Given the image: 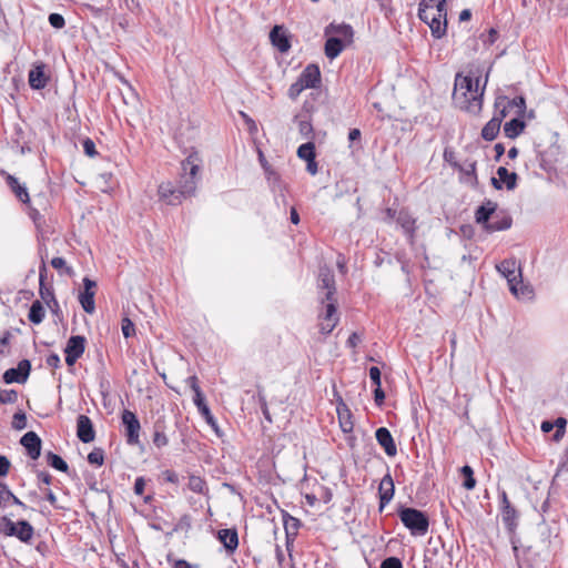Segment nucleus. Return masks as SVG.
I'll return each mask as SVG.
<instances>
[{
  "label": "nucleus",
  "mask_w": 568,
  "mask_h": 568,
  "mask_svg": "<svg viewBox=\"0 0 568 568\" xmlns=\"http://www.w3.org/2000/svg\"><path fill=\"white\" fill-rule=\"evenodd\" d=\"M485 84L480 88L479 78L458 73L455 78L453 100L457 108L470 114H479L483 108Z\"/></svg>",
  "instance_id": "nucleus-1"
},
{
  "label": "nucleus",
  "mask_w": 568,
  "mask_h": 568,
  "mask_svg": "<svg viewBox=\"0 0 568 568\" xmlns=\"http://www.w3.org/2000/svg\"><path fill=\"white\" fill-rule=\"evenodd\" d=\"M498 273L504 276L509 286V291L517 298L530 300L534 296V290L530 285L523 283L521 267L515 258H507L496 265Z\"/></svg>",
  "instance_id": "nucleus-2"
},
{
  "label": "nucleus",
  "mask_w": 568,
  "mask_h": 568,
  "mask_svg": "<svg viewBox=\"0 0 568 568\" xmlns=\"http://www.w3.org/2000/svg\"><path fill=\"white\" fill-rule=\"evenodd\" d=\"M201 159L197 152H191L181 163V174L179 179L180 193L185 197L194 195L197 186V174L200 171Z\"/></svg>",
  "instance_id": "nucleus-3"
},
{
  "label": "nucleus",
  "mask_w": 568,
  "mask_h": 568,
  "mask_svg": "<svg viewBox=\"0 0 568 568\" xmlns=\"http://www.w3.org/2000/svg\"><path fill=\"white\" fill-rule=\"evenodd\" d=\"M403 525L413 535L424 536L428 531L429 519L425 513L416 508L404 507L398 511Z\"/></svg>",
  "instance_id": "nucleus-4"
},
{
  "label": "nucleus",
  "mask_w": 568,
  "mask_h": 568,
  "mask_svg": "<svg viewBox=\"0 0 568 568\" xmlns=\"http://www.w3.org/2000/svg\"><path fill=\"white\" fill-rule=\"evenodd\" d=\"M321 303L323 304V311L320 314V329L322 334L327 335L334 329L339 321L336 308V298L332 297L329 300H325L324 297H321Z\"/></svg>",
  "instance_id": "nucleus-5"
},
{
  "label": "nucleus",
  "mask_w": 568,
  "mask_h": 568,
  "mask_svg": "<svg viewBox=\"0 0 568 568\" xmlns=\"http://www.w3.org/2000/svg\"><path fill=\"white\" fill-rule=\"evenodd\" d=\"M446 0H422L418 8L419 19L427 23L438 18H446Z\"/></svg>",
  "instance_id": "nucleus-6"
},
{
  "label": "nucleus",
  "mask_w": 568,
  "mask_h": 568,
  "mask_svg": "<svg viewBox=\"0 0 568 568\" xmlns=\"http://www.w3.org/2000/svg\"><path fill=\"white\" fill-rule=\"evenodd\" d=\"M121 419L125 428L126 443L129 445H138L140 443L141 424L136 415L129 409H124Z\"/></svg>",
  "instance_id": "nucleus-7"
},
{
  "label": "nucleus",
  "mask_w": 568,
  "mask_h": 568,
  "mask_svg": "<svg viewBox=\"0 0 568 568\" xmlns=\"http://www.w3.org/2000/svg\"><path fill=\"white\" fill-rule=\"evenodd\" d=\"M317 287H318L321 297H324L325 300L335 297V294H336L335 277H334L333 271L329 267L323 266L320 268Z\"/></svg>",
  "instance_id": "nucleus-8"
},
{
  "label": "nucleus",
  "mask_w": 568,
  "mask_h": 568,
  "mask_svg": "<svg viewBox=\"0 0 568 568\" xmlns=\"http://www.w3.org/2000/svg\"><path fill=\"white\" fill-rule=\"evenodd\" d=\"M83 291L79 294V303L81 304L83 311L88 314H93L95 312V288H97V282L84 277L83 281Z\"/></svg>",
  "instance_id": "nucleus-9"
},
{
  "label": "nucleus",
  "mask_w": 568,
  "mask_h": 568,
  "mask_svg": "<svg viewBox=\"0 0 568 568\" xmlns=\"http://www.w3.org/2000/svg\"><path fill=\"white\" fill-rule=\"evenodd\" d=\"M85 349V338L81 335L71 336L64 348L65 363L68 366H73L75 362L83 355Z\"/></svg>",
  "instance_id": "nucleus-10"
},
{
  "label": "nucleus",
  "mask_w": 568,
  "mask_h": 568,
  "mask_svg": "<svg viewBox=\"0 0 568 568\" xmlns=\"http://www.w3.org/2000/svg\"><path fill=\"white\" fill-rule=\"evenodd\" d=\"M31 364L28 359H22L19 362L17 367L9 368L4 372L2 378L4 383H24L30 374Z\"/></svg>",
  "instance_id": "nucleus-11"
},
{
  "label": "nucleus",
  "mask_w": 568,
  "mask_h": 568,
  "mask_svg": "<svg viewBox=\"0 0 568 568\" xmlns=\"http://www.w3.org/2000/svg\"><path fill=\"white\" fill-rule=\"evenodd\" d=\"M158 193L160 200L169 205H178L186 199L183 193H180V187H175L171 182L161 183Z\"/></svg>",
  "instance_id": "nucleus-12"
},
{
  "label": "nucleus",
  "mask_w": 568,
  "mask_h": 568,
  "mask_svg": "<svg viewBox=\"0 0 568 568\" xmlns=\"http://www.w3.org/2000/svg\"><path fill=\"white\" fill-rule=\"evenodd\" d=\"M517 174L509 172L506 168L499 166L497 169V178L491 179V184L496 190H501L505 184L507 190H514L517 185Z\"/></svg>",
  "instance_id": "nucleus-13"
},
{
  "label": "nucleus",
  "mask_w": 568,
  "mask_h": 568,
  "mask_svg": "<svg viewBox=\"0 0 568 568\" xmlns=\"http://www.w3.org/2000/svg\"><path fill=\"white\" fill-rule=\"evenodd\" d=\"M306 89H316L321 84V71L316 64H307L297 78Z\"/></svg>",
  "instance_id": "nucleus-14"
},
{
  "label": "nucleus",
  "mask_w": 568,
  "mask_h": 568,
  "mask_svg": "<svg viewBox=\"0 0 568 568\" xmlns=\"http://www.w3.org/2000/svg\"><path fill=\"white\" fill-rule=\"evenodd\" d=\"M270 40L281 53H286L291 49L290 37L283 26H275L271 30Z\"/></svg>",
  "instance_id": "nucleus-15"
},
{
  "label": "nucleus",
  "mask_w": 568,
  "mask_h": 568,
  "mask_svg": "<svg viewBox=\"0 0 568 568\" xmlns=\"http://www.w3.org/2000/svg\"><path fill=\"white\" fill-rule=\"evenodd\" d=\"M379 493V511L382 513L383 509L386 507V505L389 504V501L394 497L395 487L393 478L389 474L385 475L383 479L379 483L378 487Z\"/></svg>",
  "instance_id": "nucleus-16"
},
{
  "label": "nucleus",
  "mask_w": 568,
  "mask_h": 568,
  "mask_svg": "<svg viewBox=\"0 0 568 568\" xmlns=\"http://www.w3.org/2000/svg\"><path fill=\"white\" fill-rule=\"evenodd\" d=\"M77 435L83 443H91L94 440L95 432L91 419L85 415H79L77 419Z\"/></svg>",
  "instance_id": "nucleus-17"
},
{
  "label": "nucleus",
  "mask_w": 568,
  "mask_h": 568,
  "mask_svg": "<svg viewBox=\"0 0 568 568\" xmlns=\"http://www.w3.org/2000/svg\"><path fill=\"white\" fill-rule=\"evenodd\" d=\"M21 445L27 449L31 459H38L41 454V439L34 432L26 433L21 440Z\"/></svg>",
  "instance_id": "nucleus-18"
},
{
  "label": "nucleus",
  "mask_w": 568,
  "mask_h": 568,
  "mask_svg": "<svg viewBox=\"0 0 568 568\" xmlns=\"http://www.w3.org/2000/svg\"><path fill=\"white\" fill-rule=\"evenodd\" d=\"M325 36L342 38L343 42H345L346 44H351L353 42L354 31L349 24L331 23L325 28Z\"/></svg>",
  "instance_id": "nucleus-19"
},
{
  "label": "nucleus",
  "mask_w": 568,
  "mask_h": 568,
  "mask_svg": "<svg viewBox=\"0 0 568 568\" xmlns=\"http://www.w3.org/2000/svg\"><path fill=\"white\" fill-rule=\"evenodd\" d=\"M375 437L377 443L384 448L387 456L393 457L397 454V448L390 432L386 427H379Z\"/></svg>",
  "instance_id": "nucleus-20"
},
{
  "label": "nucleus",
  "mask_w": 568,
  "mask_h": 568,
  "mask_svg": "<svg viewBox=\"0 0 568 568\" xmlns=\"http://www.w3.org/2000/svg\"><path fill=\"white\" fill-rule=\"evenodd\" d=\"M497 209V204L493 201H486L481 204L475 212V220L478 224L483 225L486 231V226L489 223L490 219L495 214Z\"/></svg>",
  "instance_id": "nucleus-21"
},
{
  "label": "nucleus",
  "mask_w": 568,
  "mask_h": 568,
  "mask_svg": "<svg viewBox=\"0 0 568 568\" xmlns=\"http://www.w3.org/2000/svg\"><path fill=\"white\" fill-rule=\"evenodd\" d=\"M29 85L34 90H41L47 85L48 79L44 74V64L34 65L28 75Z\"/></svg>",
  "instance_id": "nucleus-22"
},
{
  "label": "nucleus",
  "mask_w": 568,
  "mask_h": 568,
  "mask_svg": "<svg viewBox=\"0 0 568 568\" xmlns=\"http://www.w3.org/2000/svg\"><path fill=\"white\" fill-rule=\"evenodd\" d=\"M219 540L229 552H234L239 546V536L236 529H221L217 532Z\"/></svg>",
  "instance_id": "nucleus-23"
},
{
  "label": "nucleus",
  "mask_w": 568,
  "mask_h": 568,
  "mask_svg": "<svg viewBox=\"0 0 568 568\" xmlns=\"http://www.w3.org/2000/svg\"><path fill=\"white\" fill-rule=\"evenodd\" d=\"M327 37L328 38L326 39L325 47H324L325 55L329 60H334L335 58H337L341 54V52L344 50V48L347 44L345 42H343L342 38L331 37V36H327Z\"/></svg>",
  "instance_id": "nucleus-24"
},
{
  "label": "nucleus",
  "mask_w": 568,
  "mask_h": 568,
  "mask_svg": "<svg viewBox=\"0 0 568 568\" xmlns=\"http://www.w3.org/2000/svg\"><path fill=\"white\" fill-rule=\"evenodd\" d=\"M511 217L508 215L499 216L497 214H494L486 226V232L493 233L497 231L508 230L511 226Z\"/></svg>",
  "instance_id": "nucleus-25"
},
{
  "label": "nucleus",
  "mask_w": 568,
  "mask_h": 568,
  "mask_svg": "<svg viewBox=\"0 0 568 568\" xmlns=\"http://www.w3.org/2000/svg\"><path fill=\"white\" fill-rule=\"evenodd\" d=\"M503 102H506V106L514 110L517 116H523L526 112V101L523 97H516L511 100L506 97L497 98V105H503Z\"/></svg>",
  "instance_id": "nucleus-26"
},
{
  "label": "nucleus",
  "mask_w": 568,
  "mask_h": 568,
  "mask_svg": "<svg viewBox=\"0 0 568 568\" xmlns=\"http://www.w3.org/2000/svg\"><path fill=\"white\" fill-rule=\"evenodd\" d=\"M34 535V529L31 524L27 520H19L16 527V534L13 537H17L22 542H30Z\"/></svg>",
  "instance_id": "nucleus-27"
},
{
  "label": "nucleus",
  "mask_w": 568,
  "mask_h": 568,
  "mask_svg": "<svg viewBox=\"0 0 568 568\" xmlns=\"http://www.w3.org/2000/svg\"><path fill=\"white\" fill-rule=\"evenodd\" d=\"M526 124L521 120V116L514 118L504 125V133L509 139H516L524 131Z\"/></svg>",
  "instance_id": "nucleus-28"
},
{
  "label": "nucleus",
  "mask_w": 568,
  "mask_h": 568,
  "mask_svg": "<svg viewBox=\"0 0 568 568\" xmlns=\"http://www.w3.org/2000/svg\"><path fill=\"white\" fill-rule=\"evenodd\" d=\"M397 223L400 225V227L404 230V232L409 236L412 240L415 232V219L408 213L407 211H400L397 216Z\"/></svg>",
  "instance_id": "nucleus-29"
},
{
  "label": "nucleus",
  "mask_w": 568,
  "mask_h": 568,
  "mask_svg": "<svg viewBox=\"0 0 568 568\" xmlns=\"http://www.w3.org/2000/svg\"><path fill=\"white\" fill-rule=\"evenodd\" d=\"M494 116L485 124L481 130V138L486 141H493L496 139L500 131L501 123Z\"/></svg>",
  "instance_id": "nucleus-30"
},
{
  "label": "nucleus",
  "mask_w": 568,
  "mask_h": 568,
  "mask_svg": "<svg viewBox=\"0 0 568 568\" xmlns=\"http://www.w3.org/2000/svg\"><path fill=\"white\" fill-rule=\"evenodd\" d=\"M7 183L21 202H29V194L26 186L21 185L14 176L8 175Z\"/></svg>",
  "instance_id": "nucleus-31"
},
{
  "label": "nucleus",
  "mask_w": 568,
  "mask_h": 568,
  "mask_svg": "<svg viewBox=\"0 0 568 568\" xmlns=\"http://www.w3.org/2000/svg\"><path fill=\"white\" fill-rule=\"evenodd\" d=\"M152 442L158 448H162L169 444V438L165 434V426L163 423H155Z\"/></svg>",
  "instance_id": "nucleus-32"
},
{
  "label": "nucleus",
  "mask_w": 568,
  "mask_h": 568,
  "mask_svg": "<svg viewBox=\"0 0 568 568\" xmlns=\"http://www.w3.org/2000/svg\"><path fill=\"white\" fill-rule=\"evenodd\" d=\"M45 315V310L40 301H34L29 310L28 318L33 324H40Z\"/></svg>",
  "instance_id": "nucleus-33"
},
{
  "label": "nucleus",
  "mask_w": 568,
  "mask_h": 568,
  "mask_svg": "<svg viewBox=\"0 0 568 568\" xmlns=\"http://www.w3.org/2000/svg\"><path fill=\"white\" fill-rule=\"evenodd\" d=\"M501 516L504 524L508 527L509 530H513L517 525V511L511 505H506L501 507Z\"/></svg>",
  "instance_id": "nucleus-34"
},
{
  "label": "nucleus",
  "mask_w": 568,
  "mask_h": 568,
  "mask_svg": "<svg viewBox=\"0 0 568 568\" xmlns=\"http://www.w3.org/2000/svg\"><path fill=\"white\" fill-rule=\"evenodd\" d=\"M426 24L429 27L433 37L440 39L442 37H444L446 34V29H447L446 18L444 19V18L437 17V19H435L434 21H429Z\"/></svg>",
  "instance_id": "nucleus-35"
},
{
  "label": "nucleus",
  "mask_w": 568,
  "mask_h": 568,
  "mask_svg": "<svg viewBox=\"0 0 568 568\" xmlns=\"http://www.w3.org/2000/svg\"><path fill=\"white\" fill-rule=\"evenodd\" d=\"M187 487L190 490H192L193 493H196V494H206L207 493V486H206V483L205 480L200 477V476H195V475H191L189 477V484H187Z\"/></svg>",
  "instance_id": "nucleus-36"
},
{
  "label": "nucleus",
  "mask_w": 568,
  "mask_h": 568,
  "mask_svg": "<svg viewBox=\"0 0 568 568\" xmlns=\"http://www.w3.org/2000/svg\"><path fill=\"white\" fill-rule=\"evenodd\" d=\"M266 178L272 191L280 192L281 194H283L285 186L281 180V176L275 171L267 169Z\"/></svg>",
  "instance_id": "nucleus-37"
},
{
  "label": "nucleus",
  "mask_w": 568,
  "mask_h": 568,
  "mask_svg": "<svg viewBox=\"0 0 568 568\" xmlns=\"http://www.w3.org/2000/svg\"><path fill=\"white\" fill-rule=\"evenodd\" d=\"M47 462L52 468L63 473L69 468L68 464L59 455L51 452L47 454Z\"/></svg>",
  "instance_id": "nucleus-38"
},
{
  "label": "nucleus",
  "mask_w": 568,
  "mask_h": 568,
  "mask_svg": "<svg viewBox=\"0 0 568 568\" xmlns=\"http://www.w3.org/2000/svg\"><path fill=\"white\" fill-rule=\"evenodd\" d=\"M297 155L302 160H314L315 159V145L313 142H306L298 146Z\"/></svg>",
  "instance_id": "nucleus-39"
},
{
  "label": "nucleus",
  "mask_w": 568,
  "mask_h": 568,
  "mask_svg": "<svg viewBox=\"0 0 568 568\" xmlns=\"http://www.w3.org/2000/svg\"><path fill=\"white\" fill-rule=\"evenodd\" d=\"M462 474L465 476L464 487L468 490H471L476 486V480L474 478L473 468L468 465L462 467Z\"/></svg>",
  "instance_id": "nucleus-40"
},
{
  "label": "nucleus",
  "mask_w": 568,
  "mask_h": 568,
  "mask_svg": "<svg viewBox=\"0 0 568 568\" xmlns=\"http://www.w3.org/2000/svg\"><path fill=\"white\" fill-rule=\"evenodd\" d=\"M16 527H17V523H13L11 519H9L7 517L1 518V523H0V532L1 534L9 536V537H13V534H16Z\"/></svg>",
  "instance_id": "nucleus-41"
},
{
  "label": "nucleus",
  "mask_w": 568,
  "mask_h": 568,
  "mask_svg": "<svg viewBox=\"0 0 568 568\" xmlns=\"http://www.w3.org/2000/svg\"><path fill=\"white\" fill-rule=\"evenodd\" d=\"M12 428L22 430L27 427V416L22 410L17 412L12 417Z\"/></svg>",
  "instance_id": "nucleus-42"
},
{
  "label": "nucleus",
  "mask_w": 568,
  "mask_h": 568,
  "mask_svg": "<svg viewBox=\"0 0 568 568\" xmlns=\"http://www.w3.org/2000/svg\"><path fill=\"white\" fill-rule=\"evenodd\" d=\"M88 462L92 465L102 466L104 462V452L101 448H94L88 455Z\"/></svg>",
  "instance_id": "nucleus-43"
},
{
  "label": "nucleus",
  "mask_w": 568,
  "mask_h": 568,
  "mask_svg": "<svg viewBox=\"0 0 568 568\" xmlns=\"http://www.w3.org/2000/svg\"><path fill=\"white\" fill-rule=\"evenodd\" d=\"M555 427H556V432L554 434V439L556 442L560 440L564 435H565V429H566V425H567V419L564 418V417H558L555 423H554Z\"/></svg>",
  "instance_id": "nucleus-44"
},
{
  "label": "nucleus",
  "mask_w": 568,
  "mask_h": 568,
  "mask_svg": "<svg viewBox=\"0 0 568 568\" xmlns=\"http://www.w3.org/2000/svg\"><path fill=\"white\" fill-rule=\"evenodd\" d=\"M306 90V88L303 85V83L297 79L294 83L291 84L287 91V95L292 100H296L300 94Z\"/></svg>",
  "instance_id": "nucleus-45"
},
{
  "label": "nucleus",
  "mask_w": 568,
  "mask_h": 568,
  "mask_svg": "<svg viewBox=\"0 0 568 568\" xmlns=\"http://www.w3.org/2000/svg\"><path fill=\"white\" fill-rule=\"evenodd\" d=\"M18 393L13 389H2L0 390V403L1 404H12L17 400Z\"/></svg>",
  "instance_id": "nucleus-46"
},
{
  "label": "nucleus",
  "mask_w": 568,
  "mask_h": 568,
  "mask_svg": "<svg viewBox=\"0 0 568 568\" xmlns=\"http://www.w3.org/2000/svg\"><path fill=\"white\" fill-rule=\"evenodd\" d=\"M121 329H122V334L125 338L133 336L135 333L134 324L128 317H124L122 320Z\"/></svg>",
  "instance_id": "nucleus-47"
},
{
  "label": "nucleus",
  "mask_w": 568,
  "mask_h": 568,
  "mask_svg": "<svg viewBox=\"0 0 568 568\" xmlns=\"http://www.w3.org/2000/svg\"><path fill=\"white\" fill-rule=\"evenodd\" d=\"M511 110L509 106H506V102H503V105H497V100L495 101V119H499L498 121L501 123L503 120L508 115Z\"/></svg>",
  "instance_id": "nucleus-48"
},
{
  "label": "nucleus",
  "mask_w": 568,
  "mask_h": 568,
  "mask_svg": "<svg viewBox=\"0 0 568 568\" xmlns=\"http://www.w3.org/2000/svg\"><path fill=\"white\" fill-rule=\"evenodd\" d=\"M298 131L304 138L308 139L312 135L313 126L311 122L306 120H301L298 122Z\"/></svg>",
  "instance_id": "nucleus-49"
},
{
  "label": "nucleus",
  "mask_w": 568,
  "mask_h": 568,
  "mask_svg": "<svg viewBox=\"0 0 568 568\" xmlns=\"http://www.w3.org/2000/svg\"><path fill=\"white\" fill-rule=\"evenodd\" d=\"M49 22L55 29H62L65 24L64 18L59 13H51L49 16Z\"/></svg>",
  "instance_id": "nucleus-50"
},
{
  "label": "nucleus",
  "mask_w": 568,
  "mask_h": 568,
  "mask_svg": "<svg viewBox=\"0 0 568 568\" xmlns=\"http://www.w3.org/2000/svg\"><path fill=\"white\" fill-rule=\"evenodd\" d=\"M381 568H403V565L398 558L388 557L382 561Z\"/></svg>",
  "instance_id": "nucleus-51"
},
{
  "label": "nucleus",
  "mask_w": 568,
  "mask_h": 568,
  "mask_svg": "<svg viewBox=\"0 0 568 568\" xmlns=\"http://www.w3.org/2000/svg\"><path fill=\"white\" fill-rule=\"evenodd\" d=\"M45 272H47L45 264L42 263V265L39 270V273H40L39 277H40V294H41V297L44 300H45V295H51V292L49 290L43 288V281H44Z\"/></svg>",
  "instance_id": "nucleus-52"
},
{
  "label": "nucleus",
  "mask_w": 568,
  "mask_h": 568,
  "mask_svg": "<svg viewBox=\"0 0 568 568\" xmlns=\"http://www.w3.org/2000/svg\"><path fill=\"white\" fill-rule=\"evenodd\" d=\"M300 525H301V523L297 518L292 517L290 515H286L284 517V526H285L286 531H288L290 529H297L300 527Z\"/></svg>",
  "instance_id": "nucleus-53"
},
{
  "label": "nucleus",
  "mask_w": 568,
  "mask_h": 568,
  "mask_svg": "<svg viewBox=\"0 0 568 568\" xmlns=\"http://www.w3.org/2000/svg\"><path fill=\"white\" fill-rule=\"evenodd\" d=\"M3 499H8V500H11L12 504L14 505H18L22 508H27L26 504L22 503L11 490L9 489H6L4 493H3Z\"/></svg>",
  "instance_id": "nucleus-54"
},
{
  "label": "nucleus",
  "mask_w": 568,
  "mask_h": 568,
  "mask_svg": "<svg viewBox=\"0 0 568 568\" xmlns=\"http://www.w3.org/2000/svg\"><path fill=\"white\" fill-rule=\"evenodd\" d=\"M83 150L84 153L89 156H94L97 154L95 144L91 139H87L83 141Z\"/></svg>",
  "instance_id": "nucleus-55"
},
{
  "label": "nucleus",
  "mask_w": 568,
  "mask_h": 568,
  "mask_svg": "<svg viewBox=\"0 0 568 568\" xmlns=\"http://www.w3.org/2000/svg\"><path fill=\"white\" fill-rule=\"evenodd\" d=\"M369 378L375 386H381V371L376 366L369 368Z\"/></svg>",
  "instance_id": "nucleus-56"
},
{
  "label": "nucleus",
  "mask_w": 568,
  "mask_h": 568,
  "mask_svg": "<svg viewBox=\"0 0 568 568\" xmlns=\"http://www.w3.org/2000/svg\"><path fill=\"white\" fill-rule=\"evenodd\" d=\"M145 488V479L143 477H138L134 483V493L138 496H142Z\"/></svg>",
  "instance_id": "nucleus-57"
},
{
  "label": "nucleus",
  "mask_w": 568,
  "mask_h": 568,
  "mask_svg": "<svg viewBox=\"0 0 568 568\" xmlns=\"http://www.w3.org/2000/svg\"><path fill=\"white\" fill-rule=\"evenodd\" d=\"M45 363L49 367L58 368L61 364V361L59 355L53 353L47 357Z\"/></svg>",
  "instance_id": "nucleus-58"
},
{
  "label": "nucleus",
  "mask_w": 568,
  "mask_h": 568,
  "mask_svg": "<svg viewBox=\"0 0 568 568\" xmlns=\"http://www.w3.org/2000/svg\"><path fill=\"white\" fill-rule=\"evenodd\" d=\"M10 465V460L6 456H0V476L8 475Z\"/></svg>",
  "instance_id": "nucleus-59"
},
{
  "label": "nucleus",
  "mask_w": 568,
  "mask_h": 568,
  "mask_svg": "<svg viewBox=\"0 0 568 568\" xmlns=\"http://www.w3.org/2000/svg\"><path fill=\"white\" fill-rule=\"evenodd\" d=\"M163 475V478L165 481L168 483H171V484H178L179 483V476L175 471L173 470H165L162 473Z\"/></svg>",
  "instance_id": "nucleus-60"
},
{
  "label": "nucleus",
  "mask_w": 568,
  "mask_h": 568,
  "mask_svg": "<svg viewBox=\"0 0 568 568\" xmlns=\"http://www.w3.org/2000/svg\"><path fill=\"white\" fill-rule=\"evenodd\" d=\"M385 399V393L381 386H376L374 390V400L377 406H382Z\"/></svg>",
  "instance_id": "nucleus-61"
},
{
  "label": "nucleus",
  "mask_w": 568,
  "mask_h": 568,
  "mask_svg": "<svg viewBox=\"0 0 568 568\" xmlns=\"http://www.w3.org/2000/svg\"><path fill=\"white\" fill-rule=\"evenodd\" d=\"M460 170L469 176H476V163L475 162H467Z\"/></svg>",
  "instance_id": "nucleus-62"
},
{
  "label": "nucleus",
  "mask_w": 568,
  "mask_h": 568,
  "mask_svg": "<svg viewBox=\"0 0 568 568\" xmlns=\"http://www.w3.org/2000/svg\"><path fill=\"white\" fill-rule=\"evenodd\" d=\"M193 393H194L193 402H194V405L196 407H200L202 405H206L204 396H203V393H202L201 389L197 390V392H193Z\"/></svg>",
  "instance_id": "nucleus-63"
},
{
  "label": "nucleus",
  "mask_w": 568,
  "mask_h": 568,
  "mask_svg": "<svg viewBox=\"0 0 568 568\" xmlns=\"http://www.w3.org/2000/svg\"><path fill=\"white\" fill-rule=\"evenodd\" d=\"M186 384L191 387V389L193 392H197L200 390V386H199V379L195 375H192L190 377L186 378Z\"/></svg>",
  "instance_id": "nucleus-64"
}]
</instances>
